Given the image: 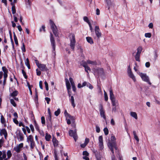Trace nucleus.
Segmentation results:
<instances>
[{"mask_svg": "<svg viewBox=\"0 0 160 160\" xmlns=\"http://www.w3.org/2000/svg\"><path fill=\"white\" fill-rule=\"evenodd\" d=\"M116 138L115 137L112 135L111 137V141H110L108 142V146L111 151L113 150V148H115L116 150H118V148L117 147L116 143L115 142Z\"/></svg>", "mask_w": 160, "mask_h": 160, "instance_id": "f257e3e1", "label": "nucleus"}, {"mask_svg": "<svg viewBox=\"0 0 160 160\" xmlns=\"http://www.w3.org/2000/svg\"><path fill=\"white\" fill-rule=\"evenodd\" d=\"M69 38L70 41V46L73 51L74 50L76 40L75 35L73 33L70 34Z\"/></svg>", "mask_w": 160, "mask_h": 160, "instance_id": "f03ea898", "label": "nucleus"}, {"mask_svg": "<svg viewBox=\"0 0 160 160\" xmlns=\"http://www.w3.org/2000/svg\"><path fill=\"white\" fill-rule=\"evenodd\" d=\"M15 133L16 134L15 136V138H17L19 141H22L24 140V137L23 135L20 130H17L15 132Z\"/></svg>", "mask_w": 160, "mask_h": 160, "instance_id": "7ed1b4c3", "label": "nucleus"}, {"mask_svg": "<svg viewBox=\"0 0 160 160\" xmlns=\"http://www.w3.org/2000/svg\"><path fill=\"white\" fill-rule=\"evenodd\" d=\"M50 23L51 28L54 34L56 36H58V29L56 25L53 22V21L51 20H50Z\"/></svg>", "mask_w": 160, "mask_h": 160, "instance_id": "20e7f679", "label": "nucleus"}, {"mask_svg": "<svg viewBox=\"0 0 160 160\" xmlns=\"http://www.w3.org/2000/svg\"><path fill=\"white\" fill-rule=\"evenodd\" d=\"M139 75L141 77L143 81L148 82L150 85H151L152 83L149 81V78L147 75L146 74L140 72Z\"/></svg>", "mask_w": 160, "mask_h": 160, "instance_id": "39448f33", "label": "nucleus"}, {"mask_svg": "<svg viewBox=\"0 0 160 160\" xmlns=\"http://www.w3.org/2000/svg\"><path fill=\"white\" fill-rule=\"evenodd\" d=\"M23 146V144L22 143L19 144H17L16 146L13 148V150L17 153L19 152L22 150V148Z\"/></svg>", "mask_w": 160, "mask_h": 160, "instance_id": "423d86ee", "label": "nucleus"}, {"mask_svg": "<svg viewBox=\"0 0 160 160\" xmlns=\"http://www.w3.org/2000/svg\"><path fill=\"white\" fill-rule=\"evenodd\" d=\"M2 71L4 72L3 74L4 76V80L3 82V84L4 86L6 82V79L8 76L7 73L8 72V71L5 67H2Z\"/></svg>", "mask_w": 160, "mask_h": 160, "instance_id": "0eeeda50", "label": "nucleus"}, {"mask_svg": "<svg viewBox=\"0 0 160 160\" xmlns=\"http://www.w3.org/2000/svg\"><path fill=\"white\" fill-rule=\"evenodd\" d=\"M68 133L69 136L71 137H72L76 141L78 138L76 132V131L74 132L72 130H70Z\"/></svg>", "mask_w": 160, "mask_h": 160, "instance_id": "6e6552de", "label": "nucleus"}, {"mask_svg": "<svg viewBox=\"0 0 160 160\" xmlns=\"http://www.w3.org/2000/svg\"><path fill=\"white\" fill-rule=\"evenodd\" d=\"M51 37H50V41L51 42V44L52 47L53 49V50H55V43L54 39L53 37L52 34V33H50Z\"/></svg>", "mask_w": 160, "mask_h": 160, "instance_id": "1a4fd4ad", "label": "nucleus"}, {"mask_svg": "<svg viewBox=\"0 0 160 160\" xmlns=\"http://www.w3.org/2000/svg\"><path fill=\"white\" fill-rule=\"evenodd\" d=\"M38 67L42 71H46L48 70L47 68L46 67V65L44 64H41Z\"/></svg>", "mask_w": 160, "mask_h": 160, "instance_id": "9d476101", "label": "nucleus"}, {"mask_svg": "<svg viewBox=\"0 0 160 160\" xmlns=\"http://www.w3.org/2000/svg\"><path fill=\"white\" fill-rule=\"evenodd\" d=\"M95 34L98 38H99L100 36V29L98 26H95L94 28Z\"/></svg>", "mask_w": 160, "mask_h": 160, "instance_id": "9b49d317", "label": "nucleus"}, {"mask_svg": "<svg viewBox=\"0 0 160 160\" xmlns=\"http://www.w3.org/2000/svg\"><path fill=\"white\" fill-rule=\"evenodd\" d=\"M0 135L1 136L4 135L5 139H7L8 134L6 130L5 129H3L0 131Z\"/></svg>", "mask_w": 160, "mask_h": 160, "instance_id": "f8f14e48", "label": "nucleus"}, {"mask_svg": "<svg viewBox=\"0 0 160 160\" xmlns=\"http://www.w3.org/2000/svg\"><path fill=\"white\" fill-rule=\"evenodd\" d=\"M101 116L105 120H106L105 112L102 108V106L101 105Z\"/></svg>", "mask_w": 160, "mask_h": 160, "instance_id": "ddd939ff", "label": "nucleus"}, {"mask_svg": "<svg viewBox=\"0 0 160 160\" xmlns=\"http://www.w3.org/2000/svg\"><path fill=\"white\" fill-rule=\"evenodd\" d=\"M110 92V98L111 101L115 99L114 95L113 94V91L112 88L109 89Z\"/></svg>", "mask_w": 160, "mask_h": 160, "instance_id": "4468645a", "label": "nucleus"}, {"mask_svg": "<svg viewBox=\"0 0 160 160\" xmlns=\"http://www.w3.org/2000/svg\"><path fill=\"white\" fill-rule=\"evenodd\" d=\"M106 2L108 7L107 8H108V9L109 10L110 8H111L112 5L111 2V0H105Z\"/></svg>", "mask_w": 160, "mask_h": 160, "instance_id": "2eb2a0df", "label": "nucleus"}, {"mask_svg": "<svg viewBox=\"0 0 160 160\" xmlns=\"http://www.w3.org/2000/svg\"><path fill=\"white\" fill-rule=\"evenodd\" d=\"M66 83L67 89L68 91L71 88L70 84L69 82V81L67 78L65 79Z\"/></svg>", "mask_w": 160, "mask_h": 160, "instance_id": "dca6fc26", "label": "nucleus"}, {"mask_svg": "<svg viewBox=\"0 0 160 160\" xmlns=\"http://www.w3.org/2000/svg\"><path fill=\"white\" fill-rule=\"evenodd\" d=\"M1 123L4 124L5 126L6 124V122L5 118L2 115H1Z\"/></svg>", "mask_w": 160, "mask_h": 160, "instance_id": "f3484780", "label": "nucleus"}, {"mask_svg": "<svg viewBox=\"0 0 160 160\" xmlns=\"http://www.w3.org/2000/svg\"><path fill=\"white\" fill-rule=\"evenodd\" d=\"M93 152L94 153L97 160H100L99 154L98 153L97 151L96 150L93 149Z\"/></svg>", "mask_w": 160, "mask_h": 160, "instance_id": "a211bd4d", "label": "nucleus"}, {"mask_svg": "<svg viewBox=\"0 0 160 160\" xmlns=\"http://www.w3.org/2000/svg\"><path fill=\"white\" fill-rule=\"evenodd\" d=\"M52 142L54 147H57L58 145V141L55 138H53Z\"/></svg>", "mask_w": 160, "mask_h": 160, "instance_id": "6ab92c4d", "label": "nucleus"}, {"mask_svg": "<svg viewBox=\"0 0 160 160\" xmlns=\"http://www.w3.org/2000/svg\"><path fill=\"white\" fill-rule=\"evenodd\" d=\"M101 78L102 79H104L105 78V73L104 70L102 68H101Z\"/></svg>", "mask_w": 160, "mask_h": 160, "instance_id": "aec40b11", "label": "nucleus"}, {"mask_svg": "<svg viewBox=\"0 0 160 160\" xmlns=\"http://www.w3.org/2000/svg\"><path fill=\"white\" fill-rule=\"evenodd\" d=\"M70 101L71 102L72 106L73 108H74L75 106V104L74 103V99L73 96H71Z\"/></svg>", "mask_w": 160, "mask_h": 160, "instance_id": "412c9836", "label": "nucleus"}, {"mask_svg": "<svg viewBox=\"0 0 160 160\" xmlns=\"http://www.w3.org/2000/svg\"><path fill=\"white\" fill-rule=\"evenodd\" d=\"M130 115L132 117L134 118L135 119H138L137 115L136 112H130Z\"/></svg>", "mask_w": 160, "mask_h": 160, "instance_id": "4be33fe9", "label": "nucleus"}, {"mask_svg": "<svg viewBox=\"0 0 160 160\" xmlns=\"http://www.w3.org/2000/svg\"><path fill=\"white\" fill-rule=\"evenodd\" d=\"M111 101V103L112 106H116L118 104V101L116 100V99H114L113 100H112Z\"/></svg>", "mask_w": 160, "mask_h": 160, "instance_id": "5701e85b", "label": "nucleus"}, {"mask_svg": "<svg viewBox=\"0 0 160 160\" xmlns=\"http://www.w3.org/2000/svg\"><path fill=\"white\" fill-rule=\"evenodd\" d=\"M133 135H134V139L138 142L139 141V139L136 134V133L135 131H133Z\"/></svg>", "mask_w": 160, "mask_h": 160, "instance_id": "b1692460", "label": "nucleus"}, {"mask_svg": "<svg viewBox=\"0 0 160 160\" xmlns=\"http://www.w3.org/2000/svg\"><path fill=\"white\" fill-rule=\"evenodd\" d=\"M128 74L129 77L130 78H132L133 81H136L135 77H134V75L133 74L132 72L128 73Z\"/></svg>", "mask_w": 160, "mask_h": 160, "instance_id": "393cba45", "label": "nucleus"}, {"mask_svg": "<svg viewBox=\"0 0 160 160\" xmlns=\"http://www.w3.org/2000/svg\"><path fill=\"white\" fill-rule=\"evenodd\" d=\"M83 66L85 68V71L88 73V70H90V68L87 65V64H84Z\"/></svg>", "mask_w": 160, "mask_h": 160, "instance_id": "a878e982", "label": "nucleus"}, {"mask_svg": "<svg viewBox=\"0 0 160 160\" xmlns=\"http://www.w3.org/2000/svg\"><path fill=\"white\" fill-rule=\"evenodd\" d=\"M33 140V137L32 135H30L27 138V142H29Z\"/></svg>", "mask_w": 160, "mask_h": 160, "instance_id": "bb28decb", "label": "nucleus"}, {"mask_svg": "<svg viewBox=\"0 0 160 160\" xmlns=\"http://www.w3.org/2000/svg\"><path fill=\"white\" fill-rule=\"evenodd\" d=\"M86 39L88 42L90 43V44L93 43V40L91 37H87L86 38Z\"/></svg>", "mask_w": 160, "mask_h": 160, "instance_id": "cd10ccee", "label": "nucleus"}, {"mask_svg": "<svg viewBox=\"0 0 160 160\" xmlns=\"http://www.w3.org/2000/svg\"><path fill=\"white\" fill-rule=\"evenodd\" d=\"M11 5H12V13L14 14L16 13V9L14 5H13V2H12Z\"/></svg>", "mask_w": 160, "mask_h": 160, "instance_id": "c85d7f7f", "label": "nucleus"}, {"mask_svg": "<svg viewBox=\"0 0 160 160\" xmlns=\"http://www.w3.org/2000/svg\"><path fill=\"white\" fill-rule=\"evenodd\" d=\"M142 48L141 46L137 48V54H140L141 53V52L142 50Z\"/></svg>", "mask_w": 160, "mask_h": 160, "instance_id": "c756f323", "label": "nucleus"}, {"mask_svg": "<svg viewBox=\"0 0 160 160\" xmlns=\"http://www.w3.org/2000/svg\"><path fill=\"white\" fill-rule=\"evenodd\" d=\"M48 112L49 114V116L48 117V119L51 122V111L50 108H48Z\"/></svg>", "mask_w": 160, "mask_h": 160, "instance_id": "7c9ffc66", "label": "nucleus"}, {"mask_svg": "<svg viewBox=\"0 0 160 160\" xmlns=\"http://www.w3.org/2000/svg\"><path fill=\"white\" fill-rule=\"evenodd\" d=\"M18 92L17 91H15L11 94V96L12 97H14L17 95Z\"/></svg>", "mask_w": 160, "mask_h": 160, "instance_id": "2f4dec72", "label": "nucleus"}, {"mask_svg": "<svg viewBox=\"0 0 160 160\" xmlns=\"http://www.w3.org/2000/svg\"><path fill=\"white\" fill-rule=\"evenodd\" d=\"M25 64L27 66L28 69H30V65L29 62V60L28 58H27L26 59V61L25 62Z\"/></svg>", "mask_w": 160, "mask_h": 160, "instance_id": "473e14b6", "label": "nucleus"}, {"mask_svg": "<svg viewBox=\"0 0 160 160\" xmlns=\"http://www.w3.org/2000/svg\"><path fill=\"white\" fill-rule=\"evenodd\" d=\"M13 37H14V39L15 43L16 45H18V39L17 38V37L16 36L14 32Z\"/></svg>", "mask_w": 160, "mask_h": 160, "instance_id": "72a5a7b5", "label": "nucleus"}, {"mask_svg": "<svg viewBox=\"0 0 160 160\" xmlns=\"http://www.w3.org/2000/svg\"><path fill=\"white\" fill-rule=\"evenodd\" d=\"M30 142V148L32 149H33L35 146V142L33 140Z\"/></svg>", "mask_w": 160, "mask_h": 160, "instance_id": "f704fd0d", "label": "nucleus"}, {"mask_svg": "<svg viewBox=\"0 0 160 160\" xmlns=\"http://www.w3.org/2000/svg\"><path fill=\"white\" fill-rule=\"evenodd\" d=\"M30 142V148L32 149H33L35 146V142L33 140Z\"/></svg>", "mask_w": 160, "mask_h": 160, "instance_id": "c9c22d12", "label": "nucleus"}, {"mask_svg": "<svg viewBox=\"0 0 160 160\" xmlns=\"http://www.w3.org/2000/svg\"><path fill=\"white\" fill-rule=\"evenodd\" d=\"M7 155L8 158L9 159L11 157L12 154L10 150H9L7 152Z\"/></svg>", "mask_w": 160, "mask_h": 160, "instance_id": "e433bc0d", "label": "nucleus"}, {"mask_svg": "<svg viewBox=\"0 0 160 160\" xmlns=\"http://www.w3.org/2000/svg\"><path fill=\"white\" fill-rule=\"evenodd\" d=\"M51 138V136L50 135L48 134L47 133L46 134L45 136V139L47 141H49Z\"/></svg>", "mask_w": 160, "mask_h": 160, "instance_id": "4c0bfd02", "label": "nucleus"}, {"mask_svg": "<svg viewBox=\"0 0 160 160\" xmlns=\"http://www.w3.org/2000/svg\"><path fill=\"white\" fill-rule=\"evenodd\" d=\"M140 54H137L135 56V60L136 61H140Z\"/></svg>", "mask_w": 160, "mask_h": 160, "instance_id": "58836bf2", "label": "nucleus"}, {"mask_svg": "<svg viewBox=\"0 0 160 160\" xmlns=\"http://www.w3.org/2000/svg\"><path fill=\"white\" fill-rule=\"evenodd\" d=\"M87 63L89 64H91L93 65H96V62L91 61L89 60L87 61Z\"/></svg>", "mask_w": 160, "mask_h": 160, "instance_id": "ea45409f", "label": "nucleus"}, {"mask_svg": "<svg viewBox=\"0 0 160 160\" xmlns=\"http://www.w3.org/2000/svg\"><path fill=\"white\" fill-rule=\"evenodd\" d=\"M112 155L111 156V160H117L114 154V151L112 150Z\"/></svg>", "mask_w": 160, "mask_h": 160, "instance_id": "a19ab883", "label": "nucleus"}, {"mask_svg": "<svg viewBox=\"0 0 160 160\" xmlns=\"http://www.w3.org/2000/svg\"><path fill=\"white\" fill-rule=\"evenodd\" d=\"M103 131L105 135H107L108 134V130L107 128H105L103 129Z\"/></svg>", "mask_w": 160, "mask_h": 160, "instance_id": "79ce46f5", "label": "nucleus"}, {"mask_svg": "<svg viewBox=\"0 0 160 160\" xmlns=\"http://www.w3.org/2000/svg\"><path fill=\"white\" fill-rule=\"evenodd\" d=\"M60 112V109L59 108L57 110L54 112L55 115L58 116Z\"/></svg>", "mask_w": 160, "mask_h": 160, "instance_id": "37998d69", "label": "nucleus"}, {"mask_svg": "<svg viewBox=\"0 0 160 160\" xmlns=\"http://www.w3.org/2000/svg\"><path fill=\"white\" fill-rule=\"evenodd\" d=\"M83 20L87 22L88 24L90 23L89 21V20H88V18L87 17H83Z\"/></svg>", "mask_w": 160, "mask_h": 160, "instance_id": "c03bdc74", "label": "nucleus"}, {"mask_svg": "<svg viewBox=\"0 0 160 160\" xmlns=\"http://www.w3.org/2000/svg\"><path fill=\"white\" fill-rule=\"evenodd\" d=\"M103 148L102 142V137L101 136V150Z\"/></svg>", "mask_w": 160, "mask_h": 160, "instance_id": "a18cd8bd", "label": "nucleus"}, {"mask_svg": "<svg viewBox=\"0 0 160 160\" xmlns=\"http://www.w3.org/2000/svg\"><path fill=\"white\" fill-rule=\"evenodd\" d=\"M151 34L150 33H145V36L146 38H150L151 37Z\"/></svg>", "mask_w": 160, "mask_h": 160, "instance_id": "49530a36", "label": "nucleus"}, {"mask_svg": "<svg viewBox=\"0 0 160 160\" xmlns=\"http://www.w3.org/2000/svg\"><path fill=\"white\" fill-rule=\"evenodd\" d=\"M10 102H11V103L13 105V106H14V107L16 106V104L14 100H13V99H10Z\"/></svg>", "mask_w": 160, "mask_h": 160, "instance_id": "de8ad7c7", "label": "nucleus"}, {"mask_svg": "<svg viewBox=\"0 0 160 160\" xmlns=\"http://www.w3.org/2000/svg\"><path fill=\"white\" fill-rule=\"evenodd\" d=\"M2 158H5L6 157V152L5 151H2Z\"/></svg>", "mask_w": 160, "mask_h": 160, "instance_id": "09e8293b", "label": "nucleus"}, {"mask_svg": "<svg viewBox=\"0 0 160 160\" xmlns=\"http://www.w3.org/2000/svg\"><path fill=\"white\" fill-rule=\"evenodd\" d=\"M41 122L42 124H45V118L42 116L41 118Z\"/></svg>", "mask_w": 160, "mask_h": 160, "instance_id": "8fccbe9b", "label": "nucleus"}, {"mask_svg": "<svg viewBox=\"0 0 160 160\" xmlns=\"http://www.w3.org/2000/svg\"><path fill=\"white\" fill-rule=\"evenodd\" d=\"M22 74H23V75L24 77V78H25L27 79L28 78V77L26 75V73L22 69Z\"/></svg>", "mask_w": 160, "mask_h": 160, "instance_id": "3c124183", "label": "nucleus"}, {"mask_svg": "<svg viewBox=\"0 0 160 160\" xmlns=\"http://www.w3.org/2000/svg\"><path fill=\"white\" fill-rule=\"evenodd\" d=\"M3 74L2 72H0V84H1L2 83V81L1 80V79L2 78Z\"/></svg>", "mask_w": 160, "mask_h": 160, "instance_id": "603ef678", "label": "nucleus"}, {"mask_svg": "<svg viewBox=\"0 0 160 160\" xmlns=\"http://www.w3.org/2000/svg\"><path fill=\"white\" fill-rule=\"evenodd\" d=\"M83 155L86 156H88L89 154L87 151H84L83 152Z\"/></svg>", "mask_w": 160, "mask_h": 160, "instance_id": "864d4df0", "label": "nucleus"}, {"mask_svg": "<svg viewBox=\"0 0 160 160\" xmlns=\"http://www.w3.org/2000/svg\"><path fill=\"white\" fill-rule=\"evenodd\" d=\"M22 46L21 48L23 52H25L26 51L25 46L24 43H23L22 44Z\"/></svg>", "mask_w": 160, "mask_h": 160, "instance_id": "5fc2aeb1", "label": "nucleus"}, {"mask_svg": "<svg viewBox=\"0 0 160 160\" xmlns=\"http://www.w3.org/2000/svg\"><path fill=\"white\" fill-rule=\"evenodd\" d=\"M44 84L45 86V88L46 90L48 91V84L46 81H45L44 82Z\"/></svg>", "mask_w": 160, "mask_h": 160, "instance_id": "6e6d98bb", "label": "nucleus"}, {"mask_svg": "<svg viewBox=\"0 0 160 160\" xmlns=\"http://www.w3.org/2000/svg\"><path fill=\"white\" fill-rule=\"evenodd\" d=\"M155 53V56H154V58L155 60H156L158 56V54L157 51V50H155L154 51Z\"/></svg>", "mask_w": 160, "mask_h": 160, "instance_id": "4d7b16f0", "label": "nucleus"}, {"mask_svg": "<svg viewBox=\"0 0 160 160\" xmlns=\"http://www.w3.org/2000/svg\"><path fill=\"white\" fill-rule=\"evenodd\" d=\"M68 118V119H71V120H73L74 119V117L73 116H71L70 114L69 116L66 117V118L67 119Z\"/></svg>", "mask_w": 160, "mask_h": 160, "instance_id": "13d9d810", "label": "nucleus"}, {"mask_svg": "<svg viewBox=\"0 0 160 160\" xmlns=\"http://www.w3.org/2000/svg\"><path fill=\"white\" fill-rule=\"evenodd\" d=\"M104 99L106 101H107L108 100V95L105 92H104Z\"/></svg>", "mask_w": 160, "mask_h": 160, "instance_id": "bf43d9fd", "label": "nucleus"}, {"mask_svg": "<svg viewBox=\"0 0 160 160\" xmlns=\"http://www.w3.org/2000/svg\"><path fill=\"white\" fill-rule=\"evenodd\" d=\"M45 100L46 101L47 103L48 104H49V102L51 100L50 98L48 97H46L45 98Z\"/></svg>", "mask_w": 160, "mask_h": 160, "instance_id": "052dcab7", "label": "nucleus"}, {"mask_svg": "<svg viewBox=\"0 0 160 160\" xmlns=\"http://www.w3.org/2000/svg\"><path fill=\"white\" fill-rule=\"evenodd\" d=\"M4 142V141L3 139H0V148L2 147Z\"/></svg>", "mask_w": 160, "mask_h": 160, "instance_id": "680f3d73", "label": "nucleus"}, {"mask_svg": "<svg viewBox=\"0 0 160 160\" xmlns=\"http://www.w3.org/2000/svg\"><path fill=\"white\" fill-rule=\"evenodd\" d=\"M37 75L38 76H40L41 74V72L38 69L36 70Z\"/></svg>", "mask_w": 160, "mask_h": 160, "instance_id": "e2e57ef3", "label": "nucleus"}, {"mask_svg": "<svg viewBox=\"0 0 160 160\" xmlns=\"http://www.w3.org/2000/svg\"><path fill=\"white\" fill-rule=\"evenodd\" d=\"M34 122V125L35 126L36 129L37 130H38L39 127L38 126L37 124V123L36 121H35Z\"/></svg>", "mask_w": 160, "mask_h": 160, "instance_id": "0e129e2a", "label": "nucleus"}, {"mask_svg": "<svg viewBox=\"0 0 160 160\" xmlns=\"http://www.w3.org/2000/svg\"><path fill=\"white\" fill-rule=\"evenodd\" d=\"M87 87H88L90 89H92L93 88L92 86L89 83H88L87 84Z\"/></svg>", "mask_w": 160, "mask_h": 160, "instance_id": "69168bd1", "label": "nucleus"}, {"mask_svg": "<svg viewBox=\"0 0 160 160\" xmlns=\"http://www.w3.org/2000/svg\"><path fill=\"white\" fill-rule=\"evenodd\" d=\"M30 127L32 132H33L34 131V128L33 126V125L32 124H30Z\"/></svg>", "mask_w": 160, "mask_h": 160, "instance_id": "338daca9", "label": "nucleus"}, {"mask_svg": "<svg viewBox=\"0 0 160 160\" xmlns=\"http://www.w3.org/2000/svg\"><path fill=\"white\" fill-rule=\"evenodd\" d=\"M150 28L152 29L153 28V24L152 23H150L148 26Z\"/></svg>", "mask_w": 160, "mask_h": 160, "instance_id": "774afa93", "label": "nucleus"}]
</instances>
